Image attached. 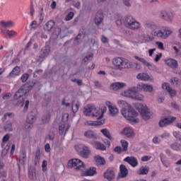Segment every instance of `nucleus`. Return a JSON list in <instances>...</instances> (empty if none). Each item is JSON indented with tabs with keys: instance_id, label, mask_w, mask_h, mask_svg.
I'll use <instances>...</instances> for the list:
<instances>
[{
	"instance_id": "nucleus-13",
	"label": "nucleus",
	"mask_w": 181,
	"mask_h": 181,
	"mask_svg": "<svg viewBox=\"0 0 181 181\" xmlns=\"http://www.w3.org/2000/svg\"><path fill=\"white\" fill-rule=\"evenodd\" d=\"M80 155L82 158L87 159L90 156V148L88 146H82L79 148Z\"/></svg>"
},
{
	"instance_id": "nucleus-9",
	"label": "nucleus",
	"mask_w": 181,
	"mask_h": 181,
	"mask_svg": "<svg viewBox=\"0 0 181 181\" xmlns=\"http://www.w3.org/2000/svg\"><path fill=\"white\" fill-rule=\"evenodd\" d=\"M50 54V47L49 45H46L41 49V51L39 54L40 59H46L47 56Z\"/></svg>"
},
{
	"instance_id": "nucleus-32",
	"label": "nucleus",
	"mask_w": 181,
	"mask_h": 181,
	"mask_svg": "<svg viewBox=\"0 0 181 181\" xmlns=\"http://www.w3.org/2000/svg\"><path fill=\"white\" fill-rule=\"evenodd\" d=\"M95 160L96 162V165H102V166L105 165V159H104V158L100 156H95Z\"/></svg>"
},
{
	"instance_id": "nucleus-31",
	"label": "nucleus",
	"mask_w": 181,
	"mask_h": 181,
	"mask_svg": "<svg viewBox=\"0 0 181 181\" xmlns=\"http://www.w3.org/2000/svg\"><path fill=\"white\" fill-rule=\"evenodd\" d=\"M149 173V167L148 166H141L137 171L138 175H148Z\"/></svg>"
},
{
	"instance_id": "nucleus-7",
	"label": "nucleus",
	"mask_w": 181,
	"mask_h": 181,
	"mask_svg": "<svg viewBox=\"0 0 181 181\" xmlns=\"http://www.w3.org/2000/svg\"><path fill=\"white\" fill-rule=\"evenodd\" d=\"M160 16L163 21H166L167 22H172L173 21V13L170 11L163 10L160 13Z\"/></svg>"
},
{
	"instance_id": "nucleus-17",
	"label": "nucleus",
	"mask_w": 181,
	"mask_h": 181,
	"mask_svg": "<svg viewBox=\"0 0 181 181\" xmlns=\"http://www.w3.org/2000/svg\"><path fill=\"white\" fill-rule=\"evenodd\" d=\"M162 88L163 90H167V91L169 93L170 97H175L176 96V91L170 88L169 86V83H165L162 85Z\"/></svg>"
},
{
	"instance_id": "nucleus-24",
	"label": "nucleus",
	"mask_w": 181,
	"mask_h": 181,
	"mask_svg": "<svg viewBox=\"0 0 181 181\" xmlns=\"http://www.w3.org/2000/svg\"><path fill=\"white\" fill-rule=\"evenodd\" d=\"M122 135H124L127 138H132L134 136V130L129 127H125L121 132Z\"/></svg>"
},
{
	"instance_id": "nucleus-34",
	"label": "nucleus",
	"mask_w": 181,
	"mask_h": 181,
	"mask_svg": "<svg viewBox=\"0 0 181 181\" xmlns=\"http://www.w3.org/2000/svg\"><path fill=\"white\" fill-rule=\"evenodd\" d=\"M105 122L104 119L98 120V121H88L87 125H90L91 127L97 126V125H103Z\"/></svg>"
},
{
	"instance_id": "nucleus-36",
	"label": "nucleus",
	"mask_w": 181,
	"mask_h": 181,
	"mask_svg": "<svg viewBox=\"0 0 181 181\" xmlns=\"http://www.w3.org/2000/svg\"><path fill=\"white\" fill-rule=\"evenodd\" d=\"M0 25H1V26H2V28H12V26H13V22L11 21H1Z\"/></svg>"
},
{
	"instance_id": "nucleus-40",
	"label": "nucleus",
	"mask_w": 181,
	"mask_h": 181,
	"mask_svg": "<svg viewBox=\"0 0 181 181\" xmlns=\"http://www.w3.org/2000/svg\"><path fill=\"white\" fill-rule=\"evenodd\" d=\"M100 132H102V134L106 136V138H108V139H110V141H112V136H111V134H110V132L108 131V129H102L100 130Z\"/></svg>"
},
{
	"instance_id": "nucleus-5",
	"label": "nucleus",
	"mask_w": 181,
	"mask_h": 181,
	"mask_svg": "<svg viewBox=\"0 0 181 181\" xmlns=\"http://www.w3.org/2000/svg\"><path fill=\"white\" fill-rule=\"evenodd\" d=\"M172 33V30L168 27H163L162 30H153L151 32L153 36H156V37H158L159 39H168Z\"/></svg>"
},
{
	"instance_id": "nucleus-41",
	"label": "nucleus",
	"mask_w": 181,
	"mask_h": 181,
	"mask_svg": "<svg viewBox=\"0 0 181 181\" xmlns=\"http://www.w3.org/2000/svg\"><path fill=\"white\" fill-rule=\"evenodd\" d=\"M35 165H39V162H40V149H37L35 153Z\"/></svg>"
},
{
	"instance_id": "nucleus-47",
	"label": "nucleus",
	"mask_w": 181,
	"mask_h": 181,
	"mask_svg": "<svg viewBox=\"0 0 181 181\" xmlns=\"http://www.w3.org/2000/svg\"><path fill=\"white\" fill-rule=\"evenodd\" d=\"M132 99L136 100V101H142L144 100V95L136 94L135 95H133Z\"/></svg>"
},
{
	"instance_id": "nucleus-11",
	"label": "nucleus",
	"mask_w": 181,
	"mask_h": 181,
	"mask_svg": "<svg viewBox=\"0 0 181 181\" xmlns=\"http://www.w3.org/2000/svg\"><path fill=\"white\" fill-rule=\"evenodd\" d=\"M124 162H127L132 168L138 166V159L134 156H127L124 159Z\"/></svg>"
},
{
	"instance_id": "nucleus-59",
	"label": "nucleus",
	"mask_w": 181,
	"mask_h": 181,
	"mask_svg": "<svg viewBox=\"0 0 181 181\" xmlns=\"http://www.w3.org/2000/svg\"><path fill=\"white\" fill-rule=\"evenodd\" d=\"M122 148L121 146H116L114 148V151L116 152L117 153H121V152H122Z\"/></svg>"
},
{
	"instance_id": "nucleus-50",
	"label": "nucleus",
	"mask_w": 181,
	"mask_h": 181,
	"mask_svg": "<svg viewBox=\"0 0 181 181\" xmlns=\"http://www.w3.org/2000/svg\"><path fill=\"white\" fill-rule=\"evenodd\" d=\"M8 36L10 37H15V36H17L18 33H16L14 30H7L6 31Z\"/></svg>"
},
{
	"instance_id": "nucleus-39",
	"label": "nucleus",
	"mask_w": 181,
	"mask_h": 181,
	"mask_svg": "<svg viewBox=\"0 0 181 181\" xmlns=\"http://www.w3.org/2000/svg\"><path fill=\"white\" fill-rule=\"evenodd\" d=\"M28 177L30 180H36V171L35 169H30L28 171Z\"/></svg>"
},
{
	"instance_id": "nucleus-62",
	"label": "nucleus",
	"mask_w": 181,
	"mask_h": 181,
	"mask_svg": "<svg viewBox=\"0 0 181 181\" xmlns=\"http://www.w3.org/2000/svg\"><path fill=\"white\" fill-rule=\"evenodd\" d=\"M12 97V94L11 93H7L3 96V100H9Z\"/></svg>"
},
{
	"instance_id": "nucleus-12",
	"label": "nucleus",
	"mask_w": 181,
	"mask_h": 181,
	"mask_svg": "<svg viewBox=\"0 0 181 181\" xmlns=\"http://www.w3.org/2000/svg\"><path fill=\"white\" fill-rule=\"evenodd\" d=\"M37 115V111L36 110L31 111L28 115L27 122L28 124H34L36 122Z\"/></svg>"
},
{
	"instance_id": "nucleus-43",
	"label": "nucleus",
	"mask_w": 181,
	"mask_h": 181,
	"mask_svg": "<svg viewBox=\"0 0 181 181\" xmlns=\"http://www.w3.org/2000/svg\"><path fill=\"white\" fill-rule=\"evenodd\" d=\"M50 117H51V115L49 112L45 114L42 118V124H47V122H49V121H50Z\"/></svg>"
},
{
	"instance_id": "nucleus-51",
	"label": "nucleus",
	"mask_w": 181,
	"mask_h": 181,
	"mask_svg": "<svg viewBox=\"0 0 181 181\" xmlns=\"http://www.w3.org/2000/svg\"><path fill=\"white\" fill-rule=\"evenodd\" d=\"M132 94V92L129 89H128L124 91L123 95H124V97H129L130 98H132V97H134V95Z\"/></svg>"
},
{
	"instance_id": "nucleus-16",
	"label": "nucleus",
	"mask_w": 181,
	"mask_h": 181,
	"mask_svg": "<svg viewBox=\"0 0 181 181\" xmlns=\"http://www.w3.org/2000/svg\"><path fill=\"white\" fill-rule=\"evenodd\" d=\"M104 177L109 181L112 180L115 177V173L112 169L108 168L104 173Z\"/></svg>"
},
{
	"instance_id": "nucleus-23",
	"label": "nucleus",
	"mask_w": 181,
	"mask_h": 181,
	"mask_svg": "<svg viewBox=\"0 0 181 181\" xmlns=\"http://www.w3.org/2000/svg\"><path fill=\"white\" fill-rule=\"evenodd\" d=\"M167 66L171 67V69H177V61L174 59H168L165 61Z\"/></svg>"
},
{
	"instance_id": "nucleus-6",
	"label": "nucleus",
	"mask_w": 181,
	"mask_h": 181,
	"mask_svg": "<svg viewBox=\"0 0 181 181\" xmlns=\"http://www.w3.org/2000/svg\"><path fill=\"white\" fill-rule=\"evenodd\" d=\"M69 168H74L76 170H80L84 168V163L78 158H73L68 163Z\"/></svg>"
},
{
	"instance_id": "nucleus-29",
	"label": "nucleus",
	"mask_w": 181,
	"mask_h": 181,
	"mask_svg": "<svg viewBox=\"0 0 181 181\" xmlns=\"http://www.w3.org/2000/svg\"><path fill=\"white\" fill-rule=\"evenodd\" d=\"M117 104L119 107H120V108H122V110H124V111H127V110L131 108V105H129V104H128V103L124 100H119L117 102Z\"/></svg>"
},
{
	"instance_id": "nucleus-21",
	"label": "nucleus",
	"mask_w": 181,
	"mask_h": 181,
	"mask_svg": "<svg viewBox=\"0 0 181 181\" xmlns=\"http://www.w3.org/2000/svg\"><path fill=\"white\" fill-rule=\"evenodd\" d=\"M83 135L88 139H97V134H95L93 130L86 131Z\"/></svg>"
},
{
	"instance_id": "nucleus-14",
	"label": "nucleus",
	"mask_w": 181,
	"mask_h": 181,
	"mask_svg": "<svg viewBox=\"0 0 181 181\" xmlns=\"http://www.w3.org/2000/svg\"><path fill=\"white\" fill-rule=\"evenodd\" d=\"M140 115L144 118V119H151V112L149 109L146 107H143L140 111Z\"/></svg>"
},
{
	"instance_id": "nucleus-56",
	"label": "nucleus",
	"mask_w": 181,
	"mask_h": 181,
	"mask_svg": "<svg viewBox=\"0 0 181 181\" xmlns=\"http://www.w3.org/2000/svg\"><path fill=\"white\" fill-rule=\"evenodd\" d=\"M62 120L63 121V122H67L69 121V113H64L62 115Z\"/></svg>"
},
{
	"instance_id": "nucleus-57",
	"label": "nucleus",
	"mask_w": 181,
	"mask_h": 181,
	"mask_svg": "<svg viewBox=\"0 0 181 181\" xmlns=\"http://www.w3.org/2000/svg\"><path fill=\"white\" fill-rule=\"evenodd\" d=\"M42 168L43 172H46V170H47V161L43 160L42 164Z\"/></svg>"
},
{
	"instance_id": "nucleus-19",
	"label": "nucleus",
	"mask_w": 181,
	"mask_h": 181,
	"mask_svg": "<svg viewBox=\"0 0 181 181\" xmlns=\"http://www.w3.org/2000/svg\"><path fill=\"white\" fill-rule=\"evenodd\" d=\"M127 84L124 83H121V82H116L113 83L110 85V88L112 90H114V91H118V90H121V88H124Z\"/></svg>"
},
{
	"instance_id": "nucleus-42",
	"label": "nucleus",
	"mask_w": 181,
	"mask_h": 181,
	"mask_svg": "<svg viewBox=\"0 0 181 181\" xmlns=\"http://www.w3.org/2000/svg\"><path fill=\"white\" fill-rule=\"evenodd\" d=\"M93 108L94 107H91L90 105H88L86 107H84L83 114H85V115H91Z\"/></svg>"
},
{
	"instance_id": "nucleus-63",
	"label": "nucleus",
	"mask_w": 181,
	"mask_h": 181,
	"mask_svg": "<svg viewBox=\"0 0 181 181\" xmlns=\"http://www.w3.org/2000/svg\"><path fill=\"white\" fill-rule=\"evenodd\" d=\"M101 42H103V43H108V38L105 37V35H102Z\"/></svg>"
},
{
	"instance_id": "nucleus-61",
	"label": "nucleus",
	"mask_w": 181,
	"mask_h": 181,
	"mask_svg": "<svg viewBox=\"0 0 181 181\" xmlns=\"http://www.w3.org/2000/svg\"><path fill=\"white\" fill-rule=\"evenodd\" d=\"M156 45H157L158 47L160 49V50H165V47H163V44L160 42H157L156 43Z\"/></svg>"
},
{
	"instance_id": "nucleus-35",
	"label": "nucleus",
	"mask_w": 181,
	"mask_h": 181,
	"mask_svg": "<svg viewBox=\"0 0 181 181\" xmlns=\"http://www.w3.org/2000/svg\"><path fill=\"white\" fill-rule=\"evenodd\" d=\"M134 59H136V60H138L139 62H140L141 63H142L144 66H146V67H149L151 66H152L151 64V63H149L148 62H147L145 59L144 58H141L138 56H134Z\"/></svg>"
},
{
	"instance_id": "nucleus-55",
	"label": "nucleus",
	"mask_w": 181,
	"mask_h": 181,
	"mask_svg": "<svg viewBox=\"0 0 181 181\" xmlns=\"http://www.w3.org/2000/svg\"><path fill=\"white\" fill-rule=\"evenodd\" d=\"M74 17V13L71 11L68 13L65 19L66 21H71V19H73Z\"/></svg>"
},
{
	"instance_id": "nucleus-53",
	"label": "nucleus",
	"mask_w": 181,
	"mask_h": 181,
	"mask_svg": "<svg viewBox=\"0 0 181 181\" xmlns=\"http://www.w3.org/2000/svg\"><path fill=\"white\" fill-rule=\"evenodd\" d=\"M171 83L173 86H179V84H180V81L177 78H173L171 79Z\"/></svg>"
},
{
	"instance_id": "nucleus-54",
	"label": "nucleus",
	"mask_w": 181,
	"mask_h": 181,
	"mask_svg": "<svg viewBox=\"0 0 181 181\" xmlns=\"http://www.w3.org/2000/svg\"><path fill=\"white\" fill-rule=\"evenodd\" d=\"M93 54H90L88 56L85 57L83 59V63H86V62H88V60H93Z\"/></svg>"
},
{
	"instance_id": "nucleus-4",
	"label": "nucleus",
	"mask_w": 181,
	"mask_h": 181,
	"mask_svg": "<svg viewBox=\"0 0 181 181\" xmlns=\"http://www.w3.org/2000/svg\"><path fill=\"white\" fill-rule=\"evenodd\" d=\"M121 113L126 118V119H128V121H130V122H139V119L137 118L138 117V112H135L134 109H132V107L130 106V107L126 110H122Z\"/></svg>"
},
{
	"instance_id": "nucleus-3",
	"label": "nucleus",
	"mask_w": 181,
	"mask_h": 181,
	"mask_svg": "<svg viewBox=\"0 0 181 181\" xmlns=\"http://www.w3.org/2000/svg\"><path fill=\"white\" fill-rule=\"evenodd\" d=\"M112 63L113 66L116 67L117 70H119L120 71H122V70H125L127 69H131L134 66L132 62L122 57L114 58Z\"/></svg>"
},
{
	"instance_id": "nucleus-22",
	"label": "nucleus",
	"mask_w": 181,
	"mask_h": 181,
	"mask_svg": "<svg viewBox=\"0 0 181 181\" xmlns=\"http://www.w3.org/2000/svg\"><path fill=\"white\" fill-rule=\"evenodd\" d=\"M21 74V67L15 66L11 72L8 74V78H13V77H16V76H19Z\"/></svg>"
},
{
	"instance_id": "nucleus-20",
	"label": "nucleus",
	"mask_w": 181,
	"mask_h": 181,
	"mask_svg": "<svg viewBox=\"0 0 181 181\" xmlns=\"http://www.w3.org/2000/svg\"><path fill=\"white\" fill-rule=\"evenodd\" d=\"M54 21L53 20H50L48 22L45 23V25L43 26V29L45 32H51L53 30V28H54Z\"/></svg>"
},
{
	"instance_id": "nucleus-52",
	"label": "nucleus",
	"mask_w": 181,
	"mask_h": 181,
	"mask_svg": "<svg viewBox=\"0 0 181 181\" xmlns=\"http://www.w3.org/2000/svg\"><path fill=\"white\" fill-rule=\"evenodd\" d=\"M20 161L22 162V163H25L26 162V153L22 152V153L20 156Z\"/></svg>"
},
{
	"instance_id": "nucleus-46",
	"label": "nucleus",
	"mask_w": 181,
	"mask_h": 181,
	"mask_svg": "<svg viewBox=\"0 0 181 181\" xmlns=\"http://www.w3.org/2000/svg\"><path fill=\"white\" fill-rule=\"evenodd\" d=\"M121 144L122 146V150L124 152H127L128 151V142L125 140H121Z\"/></svg>"
},
{
	"instance_id": "nucleus-64",
	"label": "nucleus",
	"mask_w": 181,
	"mask_h": 181,
	"mask_svg": "<svg viewBox=\"0 0 181 181\" xmlns=\"http://www.w3.org/2000/svg\"><path fill=\"white\" fill-rule=\"evenodd\" d=\"M75 42H76L77 43H80V42H81V34H78L76 37L75 38Z\"/></svg>"
},
{
	"instance_id": "nucleus-49",
	"label": "nucleus",
	"mask_w": 181,
	"mask_h": 181,
	"mask_svg": "<svg viewBox=\"0 0 181 181\" xmlns=\"http://www.w3.org/2000/svg\"><path fill=\"white\" fill-rule=\"evenodd\" d=\"M28 78H29V74H23L21 77V81L22 83H26Z\"/></svg>"
},
{
	"instance_id": "nucleus-28",
	"label": "nucleus",
	"mask_w": 181,
	"mask_h": 181,
	"mask_svg": "<svg viewBox=\"0 0 181 181\" xmlns=\"http://www.w3.org/2000/svg\"><path fill=\"white\" fill-rule=\"evenodd\" d=\"M92 144L93 145V146H95V148H96V149H99L100 151L107 150V147L105 146V145L101 144L98 141H93Z\"/></svg>"
},
{
	"instance_id": "nucleus-27",
	"label": "nucleus",
	"mask_w": 181,
	"mask_h": 181,
	"mask_svg": "<svg viewBox=\"0 0 181 181\" xmlns=\"http://www.w3.org/2000/svg\"><path fill=\"white\" fill-rule=\"evenodd\" d=\"M120 173L119 174V177H127L128 176V169L124 165H120L119 166Z\"/></svg>"
},
{
	"instance_id": "nucleus-45",
	"label": "nucleus",
	"mask_w": 181,
	"mask_h": 181,
	"mask_svg": "<svg viewBox=\"0 0 181 181\" xmlns=\"http://www.w3.org/2000/svg\"><path fill=\"white\" fill-rule=\"evenodd\" d=\"M36 84V82L35 81H30L25 83V86H27L28 89L30 91L33 87H35V85Z\"/></svg>"
},
{
	"instance_id": "nucleus-38",
	"label": "nucleus",
	"mask_w": 181,
	"mask_h": 181,
	"mask_svg": "<svg viewBox=\"0 0 181 181\" xmlns=\"http://www.w3.org/2000/svg\"><path fill=\"white\" fill-rule=\"evenodd\" d=\"M109 111L112 117H115L118 114V108L115 106H110Z\"/></svg>"
},
{
	"instance_id": "nucleus-25",
	"label": "nucleus",
	"mask_w": 181,
	"mask_h": 181,
	"mask_svg": "<svg viewBox=\"0 0 181 181\" xmlns=\"http://www.w3.org/2000/svg\"><path fill=\"white\" fill-rule=\"evenodd\" d=\"M144 26L146 29H151V30H154V29H158V25L152 21H147L144 23Z\"/></svg>"
},
{
	"instance_id": "nucleus-26",
	"label": "nucleus",
	"mask_w": 181,
	"mask_h": 181,
	"mask_svg": "<svg viewBox=\"0 0 181 181\" xmlns=\"http://www.w3.org/2000/svg\"><path fill=\"white\" fill-rule=\"evenodd\" d=\"M92 117H95L96 119H101L103 118V114L101 113V109H96L93 107V110H92Z\"/></svg>"
},
{
	"instance_id": "nucleus-44",
	"label": "nucleus",
	"mask_w": 181,
	"mask_h": 181,
	"mask_svg": "<svg viewBox=\"0 0 181 181\" xmlns=\"http://www.w3.org/2000/svg\"><path fill=\"white\" fill-rule=\"evenodd\" d=\"M12 122H6L5 126H4V130L6 132H11L12 131Z\"/></svg>"
},
{
	"instance_id": "nucleus-1",
	"label": "nucleus",
	"mask_w": 181,
	"mask_h": 181,
	"mask_svg": "<svg viewBox=\"0 0 181 181\" xmlns=\"http://www.w3.org/2000/svg\"><path fill=\"white\" fill-rule=\"evenodd\" d=\"M30 90L28 88V86L24 84L14 94L13 103L16 105L24 106V111H28L29 108V100H26V94Z\"/></svg>"
},
{
	"instance_id": "nucleus-33",
	"label": "nucleus",
	"mask_w": 181,
	"mask_h": 181,
	"mask_svg": "<svg viewBox=\"0 0 181 181\" xmlns=\"http://www.w3.org/2000/svg\"><path fill=\"white\" fill-rule=\"evenodd\" d=\"M170 148H171L173 151H176L177 152H180V151H181V144L179 142H175L170 144Z\"/></svg>"
},
{
	"instance_id": "nucleus-37",
	"label": "nucleus",
	"mask_w": 181,
	"mask_h": 181,
	"mask_svg": "<svg viewBox=\"0 0 181 181\" xmlns=\"http://www.w3.org/2000/svg\"><path fill=\"white\" fill-rule=\"evenodd\" d=\"M79 107H80V102H78V100H77L76 103L75 101L72 102L71 109L74 113H76L78 111Z\"/></svg>"
},
{
	"instance_id": "nucleus-2",
	"label": "nucleus",
	"mask_w": 181,
	"mask_h": 181,
	"mask_svg": "<svg viewBox=\"0 0 181 181\" xmlns=\"http://www.w3.org/2000/svg\"><path fill=\"white\" fill-rule=\"evenodd\" d=\"M123 23L125 28L130 30H141L142 25L137 21L132 16L127 15L123 19Z\"/></svg>"
},
{
	"instance_id": "nucleus-15",
	"label": "nucleus",
	"mask_w": 181,
	"mask_h": 181,
	"mask_svg": "<svg viewBox=\"0 0 181 181\" xmlns=\"http://www.w3.org/2000/svg\"><path fill=\"white\" fill-rule=\"evenodd\" d=\"M94 175H97V168L94 167H90L86 171L81 173V176H94Z\"/></svg>"
},
{
	"instance_id": "nucleus-30",
	"label": "nucleus",
	"mask_w": 181,
	"mask_h": 181,
	"mask_svg": "<svg viewBox=\"0 0 181 181\" xmlns=\"http://www.w3.org/2000/svg\"><path fill=\"white\" fill-rule=\"evenodd\" d=\"M149 78L150 77L148 75V74H145V73H140L136 76V79L141 80L142 81H148Z\"/></svg>"
},
{
	"instance_id": "nucleus-48",
	"label": "nucleus",
	"mask_w": 181,
	"mask_h": 181,
	"mask_svg": "<svg viewBox=\"0 0 181 181\" xmlns=\"http://www.w3.org/2000/svg\"><path fill=\"white\" fill-rule=\"evenodd\" d=\"M37 28V21H33L30 24V30H36V28Z\"/></svg>"
},
{
	"instance_id": "nucleus-10",
	"label": "nucleus",
	"mask_w": 181,
	"mask_h": 181,
	"mask_svg": "<svg viewBox=\"0 0 181 181\" xmlns=\"http://www.w3.org/2000/svg\"><path fill=\"white\" fill-rule=\"evenodd\" d=\"M137 88H139V90L145 91L146 93H152L153 91V86L146 83L139 84Z\"/></svg>"
},
{
	"instance_id": "nucleus-58",
	"label": "nucleus",
	"mask_w": 181,
	"mask_h": 181,
	"mask_svg": "<svg viewBox=\"0 0 181 181\" xmlns=\"http://www.w3.org/2000/svg\"><path fill=\"white\" fill-rule=\"evenodd\" d=\"M59 132L60 135H63V134L64 132V125L63 124H62L59 126Z\"/></svg>"
},
{
	"instance_id": "nucleus-60",
	"label": "nucleus",
	"mask_w": 181,
	"mask_h": 181,
	"mask_svg": "<svg viewBox=\"0 0 181 181\" xmlns=\"http://www.w3.org/2000/svg\"><path fill=\"white\" fill-rule=\"evenodd\" d=\"M152 157L149 156H144L141 158V162H148Z\"/></svg>"
},
{
	"instance_id": "nucleus-8",
	"label": "nucleus",
	"mask_w": 181,
	"mask_h": 181,
	"mask_svg": "<svg viewBox=\"0 0 181 181\" xmlns=\"http://www.w3.org/2000/svg\"><path fill=\"white\" fill-rule=\"evenodd\" d=\"M174 121H176V117H165L160 120L158 125L161 128H163L164 127H168V125H170V124H172V122H174Z\"/></svg>"
},
{
	"instance_id": "nucleus-18",
	"label": "nucleus",
	"mask_w": 181,
	"mask_h": 181,
	"mask_svg": "<svg viewBox=\"0 0 181 181\" xmlns=\"http://www.w3.org/2000/svg\"><path fill=\"white\" fill-rule=\"evenodd\" d=\"M103 21H104V15L103 14V11H98L95 17V25H97V26L101 25Z\"/></svg>"
}]
</instances>
